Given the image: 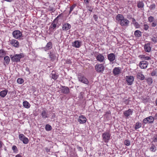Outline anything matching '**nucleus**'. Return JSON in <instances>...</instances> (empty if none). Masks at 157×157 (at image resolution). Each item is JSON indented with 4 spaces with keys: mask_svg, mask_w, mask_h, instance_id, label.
I'll use <instances>...</instances> for the list:
<instances>
[{
    "mask_svg": "<svg viewBox=\"0 0 157 157\" xmlns=\"http://www.w3.org/2000/svg\"><path fill=\"white\" fill-rule=\"evenodd\" d=\"M116 19L120 25L122 26L126 27L128 26L129 21L121 14H118L116 17Z\"/></svg>",
    "mask_w": 157,
    "mask_h": 157,
    "instance_id": "obj_1",
    "label": "nucleus"
},
{
    "mask_svg": "<svg viewBox=\"0 0 157 157\" xmlns=\"http://www.w3.org/2000/svg\"><path fill=\"white\" fill-rule=\"evenodd\" d=\"M12 35L13 37L19 40L23 39V36L22 32L19 30H15L13 32Z\"/></svg>",
    "mask_w": 157,
    "mask_h": 157,
    "instance_id": "obj_2",
    "label": "nucleus"
},
{
    "mask_svg": "<svg viewBox=\"0 0 157 157\" xmlns=\"http://www.w3.org/2000/svg\"><path fill=\"white\" fill-rule=\"evenodd\" d=\"M141 58L142 61L140 62L139 65L140 67L142 69H144L147 67V61L144 60H147V57H145L144 55L141 56Z\"/></svg>",
    "mask_w": 157,
    "mask_h": 157,
    "instance_id": "obj_3",
    "label": "nucleus"
},
{
    "mask_svg": "<svg viewBox=\"0 0 157 157\" xmlns=\"http://www.w3.org/2000/svg\"><path fill=\"white\" fill-rule=\"evenodd\" d=\"M11 60L13 62H18L20 61L21 58L23 56L21 54H15L14 55H12L10 56Z\"/></svg>",
    "mask_w": 157,
    "mask_h": 157,
    "instance_id": "obj_4",
    "label": "nucleus"
},
{
    "mask_svg": "<svg viewBox=\"0 0 157 157\" xmlns=\"http://www.w3.org/2000/svg\"><path fill=\"white\" fill-rule=\"evenodd\" d=\"M78 81L80 82L86 84H88L89 83L88 80L81 74H79L78 75Z\"/></svg>",
    "mask_w": 157,
    "mask_h": 157,
    "instance_id": "obj_5",
    "label": "nucleus"
},
{
    "mask_svg": "<svg viewBox=\"0 0 157 157\" xmlns=\"http://www.w3.org/2000/svg\"><path fill=\"white\" fill-rule=\"evenodd\" d=\"M110 134L108 132H106L102 134L103 140L105 143H108L110 139Z\"/></svg>",
    "mask_w": 157,
    "mask_h": 157,
    "instance_id": "obj_6",
    "label": "nucleus"
},
{
    "mask_svg": "<svg viewBox=\"0 0 157 157\" xmlns=\"http://www.w3.org/2000/svg\"><path fill=\"white\" fill-rule=\"evenodd\" d=\"M19 138L20 140L22 141L24 144H27L28 143L29 139L25 137L24 134H20L19 136Z\"/></svg>",
    "mask_w": 157,
    "mask_h": 157,
    "instance_id": "obj_7",
    "label": "nucleus"
},
{
    "mask_svg": "<svg viewBox=\"0 0 157 157\" xmlns=\"http://www.w3.org/2000/svg\"><path fill=\"white\" fill-rule=\"evenodd\" d=\"M95 69L97 72H101L104 70L105 67L102 64H98L95 66Z\"/></svg>",
    "mask_w": 157,
    "mask_h": 157,
    "instance_id": "obj_8",
    "label": "nucleus"
},
{
    "mask_svg": "<svg viewBox=\"0 0 157 157\" xmlns=\"http://www.w3.org/2000/svg\"><path fill=\"white\" fill-rule=\"evenodd\" d=\"M40 115L42 118L45 119L49 117V114H48V111L46 109H43L40 112Z\"/></svg>",
    "mask_w": 157,
    "mask_h": 157,
    "instance_id": "obj_9",
    "label": "nucleus"
},
{
    "mask_svg": "<svg viewBox=\"0 0 157 157\" xmlns=\"http://www.w3.org/2000/svg\"><path fill=\"white\" fill-rule=\"evenodd\" d=\"M134 79V77L132 76H126V82L129 85H131L132 84Z\"/></svg>",
    "mask_w": 157,
    "mask_h": 157,
    "instance_id": "obj_10",
    "label": "nucleus"
},
{
    "mask_svg": "<svg viewBox=\"0 0 157 157\" xmlns=\"http://www.w3.org/2000/svg\"><path fill=\"white\" fill-rule=\"evenodd\" d=\"M60 91L62 93L65 94H67L70 92L69 88L65 86H62V87L60 88Z\"/></svg>",
    "mask_w": 157,
    "mask_h": 157,
    "instance_id": "obj_11",
    "label": "nucleus"
},
{
    "mask_svg": "<svg viewBox=\"0 0 157 157\" xmlns=\"http://www.w3.org/2000/svg\"><path fill=\"white\" fill-rule=\"evenodd\" d=\"M10 44L15 48H18L19 46V43L18 41L15 39H12L10 40Z\"/></svg>",
    "mask_w": 157,
    "mask_h": 157,
    "instance_id": "obj_12",
    "label": "nucleus"
},
{
    "mask_svg": "<svg viewBox=\"0 0 157 157\" xmlns=\"http://www.w3.org/2000/svg\"><path fill=\"white\" fill-rule=\"evenodd\" d=\"M86 117L82 115H81L79 116L78 119V121L80 124H83L86 122Z\"/></svg>",
    "mask_w": 157,
    "mask_h": 157,
    "instance_id": "obj_13",
    "label": "nucleus"
},
{
    "mask_svg": "<svg viewBox=\"0 0 157 157\" xmlns=\"http://www.w3.org/2000/svg\"><path fill=\"white\" fill-rule=\"evenodd\" d=\"M52 43L51 42H49L47 44L45 47L42 48L43 49L44 51H47L52 48Z\"/></svg>",
    "mask_w": 157,
    "mask_h": 157,
    "instance_id": "obj_14",
    "label": "nucleus"
},
{
    "mask_svg": "<svg viewBox=\"0 0 157 157\" xmlns=\"http://www.w3.org/2000/svg\"><path fill=\"white\" fill-rule=\"evenodd\" d=\"M108 59L110 62H113L115 59V56L114 54L111 53L107 55Z\"/></svg>",
    "mask_w": 157,
    "mask_h": 157,
    "instance_id": "obj_15",
    "label": "nucleus"
},
{
    "mask_svg": "<svg viewBox=\"0 0 157 157\" xmlns=\"http://www.w3.org/2000/svg\"><path fill=\"white\" fill-rule=\"evenodd\" d=\"M81 42L78 40H76L72 43V46L76 48H79L81 46Z\"/></svg>",
    "mask_w": 157,
    "mask_h": 157,
    "instance_id": "obj_16",
    "label": "nucleus"
},
{
    "mask_svg": "<svg viewBox=\"0 0 157 157\" xmlns=\"http://www.w3.org/2000/svg\"><path fill=\"white\" fill-rule=\"evenodd\" d=\"M133 111L132 110L129 109L128 110H126L123 113L124 116L128 118V117L132 114Z\"/></svg>",
    "mask_w": 157,
    "mask_h": 157,
    "instance_id": "obj_17",
    "label": "nucleus"
},
{
    "mask_svg": "<svg viewBox=\"0 0 157 157\" xmlns=\"http://www.w3.org/2000/svg\"><path fill=\"white\" fill-rule=\"evenodd\" d=\"M96 59L100 62H103L104 60V56L101 54H98L96 57Z\"/></svg>",
    "mask_w": 157,
    "mask_h": 157,
    "instance_id": "obj_18",
    "label": "nucleus"
},
{
    "mask_svg": "<svg viewBox=\"0 0 157 157\" xmlns=\"http://www.w3.org/2000/svg\"><path fill=\"white\" fill-rule=\"evenodd\" d=\"M71 25L68 23H64L62 27V29L63 30H67L71 29Z\"/></svg>",
    "mask_w": 157,
    "mask_h": 157,
    "instance_id": "obj_19",
    "label": "nucleus"
},
{
    "mask_svg": "<svg viewBox=\"0 0 157 157\" xmlns=\"http://www.w3.org/2000/svg\"><path fill=\"white\" fill-rule=\"evenodd\" d=\"M149 150L152 152H155L156 150V147L155 145L152 142V143L149 144Z\"/></svg>",
    "mask_w": 157,
    "mask_h": 157,
    "instance_id": "obj_20",
    "label": "nucleus"
},
{
    "mask_svg": "<svg viewBox=\"0 0 157 157\" xmlns=\"http://www.w3.org/2000/svg\"><path fill=\"white\" fill-rule=\"evenodd\" d=\"M120 72L121 70L119 67H115L113 71V73L114 75H118Z\"/></svg>",
    "mask_w": 157,
    "mask_h": 157,
    "instance_id": "obj_21",
    "label": "nucleus"
},
{
    "mask_svg": "<svg viewBox=\"0 0 157 157\" xmlns=\"http://www.w3.org/2000/svg\"><path fill=\"white\" fill-rule=\"evenodd\" d=\"M61 14H60L54 20V21L51 25V27L52 29H54L56 27V23H55V21H58V19L61 16Z\"/></svg>",
    "mask_w": 157,
    "mask_h": 157,
    "instance_id": "obj_22",
    "label": "nucleus"
},
{
    "mask_svg": "<svg viewBox=\"0 0 157 157\" xmlns=\"http://www.w3.org/2000/svg\"><path fill=\"white\" fill-rule=\"evenodd\" d=\"M4 64L5 65H8L10 61V57L8 56H5L4 58Z\"/></svg>",
    "mask_w": 157,
    "mask_h": 157,
    "instance_id": "obj_23",
    "label": "nucleus"
},
{
    "mask_svg": "<svg viewBox=\"0 0 157 157\" xmlns=\"http://www.w3.org/2000/svg\"><path fill=\"white\" fill-rule=\"evenodd\" d=\"M50 77L54 80H56L58 77V75L54 71H52L50 75Z\"/></svg>",
    "mask_w": 157,
    "mask_h": 157,
    "instance_id": "obj_24",
    "label": "nucleus"
},
{
    "mask_svg": "<svg viewBox=\"0 0 157 157\" xmlns=\"http://www.w3.org/2000/svg\"><path fill=\"white\" fill-rule=\"evenodd\" d=\"M7 92L8 90H3L0 92V96L1 97L4 98L6 95Z\"/></svg>",
    "mask_w": 157,
    "mask_h": 157,
    "instance_id": "obj_25",
    "label": "nucleus"
},
{
    "mask_svg": "<svg viewBox=\"0 0 157 157\" xmlns=\"http://www.w3.org/2000/svg\"><path fill=\"white\" fill-rule=\"evenodd\" d=\"M134 35L136 37H139L141 36V33L140 31L138 30H136L134 32Z\"/></svg>",
    "mask_w": 157,
    "mask_h": 157,
    "instance_id": "obj_26",
    "label": "nucleus"
},
{
    "mask_svg": "<svg viewBox=\"0 0 157 157\" xmlns=\"http://www.w3.org/2000/svg\"><path fill=\"white\" fill-rule=\"evenodd\" d=\"M23 104L24 107L25 108L28 109L30 107V105L29 103L26 101H24Z\"/></svg>",
    "mask_w": 157,
    "mask_h": 157,
    "instance_id": "obj_27",
    "label": "nucleus"
},
{
    "mask_svg": "<svg viewBox=\"0 0 157 157\" xmlns=\"http://www.w3.org/2000/svg\"><path fill=\"white\" fill-rule=\"evenodd\" d=\"M137 77L138 78L143 80L144 78V75L141 73H138L137 75Z\"/></svg>",
    "mask_w": 157,
    "mask_h": 157,
    "instance_id": "obj_28",
    "label": "nucleus"
},
{
    "mask_svg": "<svg viewBox=\"0 0 157 157\" xmlns=\"http://www.w3.org/2000/svg\"><path fill=\"white\" fill-rule=\"evenodd\" d=\"M142 124L140 123L137 122L134 125V128L135 130H136L140 128L141 127Z\"/></svg>",
    "mask_w": 157,
    "mask_h": 157,
    "instance_id": "obj_29",
    "label": "nucleus"
},
{
    "mask_svg": "<svg viewBox=\"0 0 157 157\" xmlns=\"http://www.w3.org/2000/svg\"><path fill=\"white\" fill-rule=\"evenodd\" d=\"M6 55V52L3 49L0 50V57H3Z\"/></svg>",
    "mask_w": 157,
    "mask_h": 157,
    "instance_id": "obj_30",
    "label": "nucleus"
},
{
    "mask_svg": "<svg viewBox=\"0 0 157 157\" xmlns=\"http://www.w3.org/2000/svg\"><path fill=\"white\" fill-rule=\"evenodd\" d=\"M45 129L47 131H49L52 130V126L48 124H47L46 125L45 127Z\"/></svg>",
    "mask_w": 157,
    "mask_h": 157,
    "instance_id": "obj_31",
    "label": "nucleus"
},
{
    "mask_svg": "<svg viewBox=\"0 0 157 157\" xmlns=\"http://www.w3.org/2000/svg\"><path fill=\"white\" fill-rule=\"evenodd\" d=\"M137 6L139 8H143L144 6V3L142 2H139L137 3Z\"/></svg>",
    "mask_w": 157,
    "mask_h": 157,
    "instance_id": "obj_32",
    "label": "nucleus"
},
{
    "mask_svg": "<svg viewBox=\"0 0 157 157\" xmlns=\"http://www.w3.org/2000/svg\"><path fill=\"white\" fill-rule=\"evenodd\" d=\"M148 122H149L150 123H151L153 122L154 120V118L152 117H148Z\"/></svg>",
    "mask_w": 157,
    "mask_h": 157,
    "instance_id": "obj_33",
    "label": "nucleus"
},
{
    "mask_svg": "<svg viewBox=\"0 0 157 157\" xmlns=\"http://www.w3.org/2000/svg\"><path fill=\"white\" fill-rule=\"evenodd\" d=\"M17 82L19 84H21L23 82L24 80L23 79L19 78L17 79Z\"/></svg>",
    "mask_w": 157,
    "mask_h": 157,
    "instance_id": "obj_34",
    "label": "nucleus"
},
{
    "mask_svg": "<svg viewBox=\"0 0 157 157\" xmlns=\"http://www.w3.org/2000/svg\"><path fill=\"white\" fill-rule=\"evenodd\" d=\"M155 19L154 17L152 16H150L148 18V20L149 22H153Z\"/></svg>",
    "mask_w": 157,
    "mask_h": 157,
    "instance_id": "obj_35",
    "label": "nucleus"
},
{
    "mask_svg": "<svg viewBox=\"0 0 157 157\" xmlns=\"http://www.w3.org/2000/svg\"><path fill=\"white\" fill-rule=\"evenodd\" d=\"M49 56L50 58L51 59V60H52L55 59V55L52 54L51 52L50 53L49 55Z\"/></svg>",
    "mask_w": 157,
    "mask_h": 157,
    "instance_id": "obj_36",
    "label": "nucleus"
},
{
    "mask_svg": "<svg viewBox=\"0 0 157 157\" xmlns=\"http://www.w3.org/2000/svg\"><path fill=\"white\" fill-rule=\"evenodd\" d=\"M151 40L154 42H157V37L156 36H153L151 39Z\"/></svg>",
    "mask_w": 157,
    "mask_h": 157,
    "instance_id": "obj_37",
    "label": "nucleus"
},
{
    "mask_svg": "<svg viewBox=\"0 0 157 157\" xmlns=\"http://www.w3.org/2000/svg\"><path fill=\"white\" fill-rule=\"evenodd\" d=\"M124 144L127 146H128L130 145V142L129 140H126L124 141Z\"/></svg>",
    "mask_w": 157,
    "mask_h": 157,
    "instance_id": "obj_38",
    "label": "nucleus"
},
{
    "mask_svg": "<svg viewBox=\"0 0 157 157\" xmlns=\"http://www.w3.org/2000/svg\"><path fill=\"white\" fill-rule=\"evenodd\" d=\"M12 149L14 152H16L17 151V147L15 145L13 146Z\"/></svg>",
    "mask_w": 157,
    "mask_h": 157,
    "instance_id": "obj_39",
    "label": "nucleus"
},
{
    "mask_svg": "<svg viewBox=\"0 0 157 157\" xmlns=\"http://www.w3.org/2000/svg\"><path fill=\"white\" fill-rule=\"evenodd\" d=\"M76 5H73L70 7V10L69 11V13L70 14L72 11L73 10L74 8L75 7Z\"/></svg>",
    "mask_w": 157,
    "mask_h": 157,
    "instance_id": "obj_40",
    "label": "nucleus"
},
{
    "mask_svg": "<svg viewBox=\"0 0 157 157\" xmlns=\"http://www.w3.org/2000/svg\"><path fill=\"white\" fill-rule=\"evenodd\" d=\"M155 7V6L154 4H152L150 6L149 8L151 10H152L154 9Z\"/></svg>",
    "mask_w": 157,
    "mask_h": 157,
    "instance_id": "obj_41",
    "label": "nucleus"
},
{
    "mask_svg": "<svg viewBox=\"0 0 157 157\" xmlns=\"http://www.w3.org/2000/svg\"><path fill=\"white\" fill-rule=\"evenodd\" d=\"M152 80L151 78H148V84H151L152 82Z\"/></svg>",
    "mask_w": 157,
    "mask_h": 157,
    "instance_id": "obj_42",
    "label": "nucleus"
},
{
    "mask_svg": "<svg viewBox=\"0 0 157 157\" xmlns=\"http://www.w3.org/2000/svg\"><path fill=\"white\" fill-rule=\"evenodd\" d=\"M136 28H138L139 26V25L137 22H136L134 24Z\"/></svg>",
    "mask_w": 157,
    "mask_h": 157,
    "instance_id": "obj_43",
    "label": "nucleus"
},
{
    "mask_svg": "<svg viewBox=\"0 0 157 157\" xmlns=\"http://www.w3.org/2000/svg\"><path fill=\"white\" fill-rule=\"evenodd\" d=\"M156 25V24L155 22H153L151 24V26L152 27H154Z\"/></svg>",
    "mask_w": 157,
    "mask_h": 157,
    "instance_id": "obj_44",
    "label": "nucleus"
},
{
    "mask_svg": "<svg viewBox=\"0 0 157 157\" xmlns=\"http://www.w3.org/2000/svg\"><path fill=\"white\" fill-rule=\"evenodd\" d=\"M147 44H145L144 46V48L145 49V50L146 52H147Z\"/></svg>",
    "mask_w": 157,
    "mask_h": 157,
    "instance_id": "obj_45",
    "label": "nucleus"
},
{
    "mask_svg": "<svg viewBox=\"0 0 157 157\" xmlns=\"http://www.w3.org/2000/svg\"><path fill=\"white\" fill-rule=\"evenodd\" d=\"M144 123L146 124L147 123V117L145 118L143 121Z\"/></svg>",
    "mask_w": 157,
    "mask_h": 157,
    "instance_id": "obj_46",
    "label": "nucleus"
},
{
    "mask_svg": "<svg viewBox=\"0 0 157 157\" xmlns=\"http://www.w3.org/2000/svg\"><path fill=\"white\" fill-rule=\"evenodd\" d=\"M153 141L152 142L155 143L156 141H157V137H154L153 138Z\"/></svg>",
    "mask_w": 157,
    "mask_h": 157,
    "instance_id": "obj_47",
    "label": "nucleus"
},
{
    "mask_svg": "<svg viewBox=\"0 0 157 157\" xmlns=\"http://www.w3.org/2000/svg\"><path fill=\"white\" fill-rule=\"evenodd\" d=\"M156 73V72L155 71H154L151 73V75L153 76L155 75Z\"/></svg>",
    "mask_w": 157,
    "mask_h": 157,
    "instance_id": "obj_48",
    "label": "nucleus"
},
{
    "mask_svg": "<svg viewBox=\"0 0 157 157\" xmlns=\"http://www.w3.org/2000/svg\"><path fill=\"white\" fill-rule=\"evenodd\" d=\"M25 70L29 72V74L30 73V72L29 71V69L28 67H26L25 68Z\"/></svg>",
    "mask_w": 157,
    "mask_h": 157,
    "instance_id": "obj_49",
    "label": "nucleus"
},
{
    "mask_svg": "<svg viewBox=\"0 0 157 157\" xmlns=\"http://www.w3.org/2000/svg\"><path fill=\"white\" fill-rule=\"evenodd\" d=\"M85 3L86 4H88L90 0H84Z\"/></svg>",
    "mask_w": 157,
    "mask_h": 157,
    "instance_id": "obj_50",
    "label": "nucleus"
},
{
    "mask_svg": "<svg viewBox=\"0 0 157 157\" xmlns=\"http://www.w3.org/2000/svg\"><path fill=\"white\" fill-rule=\"evenodd\" d=\"M45 150H46V151L47 152H49L50 151V150L48 147H46L45 148Z\"/></svg>",
    "mask_w": 157,
    "mask_h": 157,
    "instance_id": "obj_51",
    "label": "nucleus"
},
{
    "mask_svg": "<svg viewBox=\"0 0 157 157\" xmlns=\"http://www.w3.org/2000/svg\"><path fill=\"white\" fill-rule=\"evenodd\" d=\"M93 17L94 19H95V20H96L98 18V17L95 15H94L93 16Z\"/></svg>",
    "mask_w": 157,
    "mask_h": 157,
    "instance_id": "obj_52",
    "label": "nucleus"
},
{
    "mask_svg": "<svg viewBox=\"0 0 157 157\" xmlns=\"http://www.w3.org/2000/svg\"><path fill=\"white\" fill-rule=\"evenodd\" d=\"M132 23L134 24L136 22V21L135 19L134 18H132Z\"/></svg>",
    "mask_w": 157,
    "mask_h": 157,
    "instance_id": "obj_53",
    "label": "nucleus"
},
{
    "mask_svg": "<svg viewBox=\"0 0 157 157\" xmlns=\"http://www.w3.org/2000/svg\"><path fill=\"white\" fill-rule=\"evenodd\" d=\"M2 143L1 141L0 140V148H1L2 147Z\"/></svg>",
    "mask_w": 157,
    "mask_h": 157,
    "instance_id": "obj_54",
    "label": "nucleus"
},
{
    "mask_svg": "<svg viewBox=\"0 0 157 157\" xmlns=\"http://www.w3.org/2000/svg\"><path fill=\"white\" fill-rule=\"evenodd\" d=\"M151 50V48L150 47L148 46V52L150 51Z\"/></svg>",
    "mask_w": 157,
    "mask_h": 157,
    "instance_id": "obj_55",
    "label": "nucleus"
},
{
    "mask_svg": "<svg viewBox=\"0 0 157 157\" xmlns=\"http://www.w3.org/2000/svg\"><path fill=\"white\" fill-rule=\"evenodd\" d=\"M15 157H22L21 155H20L19 154H18L15 156Z\"/></svg>",
    "mask_w": 157,
    "mask_h": 157,
    "instance_id": "obj_56",
    "label": "nucleus"
},
{
    "mask_svg": "<svg viewBox=\"0 0 157 157\" xmlns=\"http://www.w3.org/2000/svg\"><path fill=\"white\" fill-rule=\"evenodd\" d=\"M129 19H130L131 18L132 19V17H131L130 16H128V17H127Z\"/></svg>",
    "mask_w": 157,
    "mask_h": 157,
    "instance_id": "obj_57",
    "label": "nucleus"
},
{
    "mask_svg": "<svg viewBox=\"0 0 157 157\" xmlns=\"http://www.w3.org/2000/svg\"><path fill=\"white\" fill-rule=\"evenodd\" d=\"M144 29H145V30H147V28L145 26V27H144Z\"/></svg>",
    "mask_w": 157,
    "mask_h": 157,
    "instance_id": "obj_58",
    "label": "nucleus"
},
{
    "mask_svg": "<svg viewBox=\"0 0 157 157\" xmlns=\"http://www.w3.org/2000/svg\"><path fill=\"white\" fill-rule=\"evenodd\" d=\"M150 59V58L148 56V60Z\"/></svg>",
    "mask_w": 157,
    "mask_h": 157,
    "instance_id": "obj_59",
    "label": "nucleus"
},
{
    "mask_svg": "<svg viewBox=\"0 0 157 157\" xmlns=\"http://www.w3.org/2000/svg\"><path fill=\"white\" fill-rule=\"evenodd\" d=\"M156 105H157V99L156 101Z\"/></svg>",
    "mask_w": 157,
    "mask_h": 157,
    "instance_id": "obj_60",
    "label": "nucleus"
},
{
    "mask_svg": "<svg viewBox=\"0 0 157 157\" xmlns=\"http://www.w3.org/2000/svg\"><path fill=\"white\" fill-rule=\"evenodd\" d=\"M55 114H53V115L52 116V117H55Z\"/></svg>",
    "mask_w": 157,
    "mask_h": 157,
    "instance_id": "obj_61",
    "label": "nucleus"
},
{
    "mask_svg": "<svg viewBox=\"0 0 157 157\" xmlns=\"http://www.w3.org/2000/svg\"><path fill=\"white\" fill-rule=\"evenodd\" d=\"M155 116L157 117V113H156V114H155Z\"/></svg>",
    "mask_w": 157,
    "mask_h": 157,
    "instance_id": "obj_62",
    "label": "nucleus"
},
{
    "mask_svg": "<svg viewBox=\"0 0 157 157\" xmlns=\"http://www.w3.org/2000/svg\"><path fill=\"white\" fill-rule=\"evenodd\" d=\"M79 148H80V149H82V147H79Z\"/></svg>",
    "mask_w": 157,
    "mask_h": 157,
    "instance_id": "obj_63",
    "label": "nucleus"
},
{
    "mask_svg": "<svg viewBox=\"0 0 157 157\" xmlns=\"http://www.w3.org/2000/svg\"><path fill=\"white\" fill-rule=\"evenodd\" d=\"M0 157H1L0 156Z\"/></svg>",
    "mask_w": 157,
    "mask_h": 157,
    "instance_id": "obj_64",
    "label": "nucleus"
}]
</instances>
